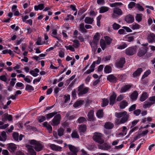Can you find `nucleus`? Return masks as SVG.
Segmentation results:
<instances>
[{"mask_svg": "<svg viewBox=\"0 0 155 155\" xmlns=\"http://www.w3.org/2000/svg\"><path fill=\"white\" fill-rule=\"evenodd\" d=\"M115 115L117 118L116 119L115 121V124L117 125L125 123L127 121L129 117V115L126 111L116 112Z\"/></svg>", "mask_w": 155, "mask_h": 155, "instance_id": "obj_1", "label": "nucleus"}, {"mask_svg": "<svg viewBox=\"0 0 155 155\" xmlns=\"http://www.w3.org/2000/svg\"><path fill=\"white\" fill-rule=\"evenodd\" d=\"M30 143L33 145L32 147H33L37 152L41 150L44 147V145L40 141L32 140L30 141Z\"/></svg>", "mask_w": 155, "mask_h": 155, "instance_id": "obj_2", "label": "nucleus"}, {"mask_svg": "<svg viewBox=\"0 0 155 155\" xmlns=\"http://www.w3.org/2000/svg\"><path fill=\"white\" fill-rule=\"evenodd\" d=\"M105 41L101 39L100 41V45L103 50H104L107 47V45H109L112 42V39L108 36L104 37Z\"/></svg>", "mask_w": 155, "mask_h": 155, "instance_id": "obj_3", "label": "nucleus"}, {"mask_svg": "<svg viewBox=\"0 0 155 155\" xmlns=\"http://www.w3.org/2000/svg\"><path fill=\"white\" fill-rule=\"evenodd\" d=\"M84 84H82L78 88V95L79 96H82L84 94H86L88 91L89 88L88 87H86L84 88Z\"/></svg>", "mask_w": 155, "mask_h": 155, "instance_id": "obj_4", "label": "nucleus"}, {"mask_svg": "<svg viewBox=\"0 0 155 155\" xmlns=\"http://www.w3.org/2000/svg\"><path fill=\"white\" fill-rule=\"evenodd\" d=\"M113 13L112 14V17L113 18H117L118 16L121 15L123 12L121 10L118 8H116L113 9Z\"/></svg>", "mask_w": 155, "mask_h": 155, "instance_id": "obj_5", "label": "nucleus"}, {"mask_svg": "<svg viewBox=\"0 0 155 155\" xmlns=\"http://www.w3.org/2000/svg\"><path fill=\"white\" fill-rule=\"evenodd\" d=\"M137 51L136 47H131L127 48L125 50V54L128 55H132L135 54Z\"/></svg>", "mask_w": 155, "mask_h": 155, "instance_id": "obj_6", "label": "nucleus"}, {"mask_svg": "<svg viewBox=\"0 0 155 155\" xmlns=\"http://www.w3.org/2000/svg\"><path fill=\"white\" fill-rule=\"evenodd\" d=\"M68 146L71 152L68 153V155H77V153L78 151V149L74 146L68 144Z\"/></svg>", "mask_w": 155, "mask_h": 155, "instance_id": "obj_7", "label": "nucleus"}, {"mask_svg": "<svg viewBox=\"0 0 155 155\" xmlns=\"http://www.w3.org/2000/svg\"><path fill=\"white\" fill-rule=\"evenodd\" d=\"M61 119L60 114H58L56 115L52 120L51 125L53 126L58 125L60 124Z\"/></svg>", "mask_w": 155, "mask_h": 155, "instance_id": "obj_8", "label": "nucleus"}, {"mask_svg": "<svg viewBox=\"0 0 155 155\" xmlns=\"http://www.w3.org/2000/svg\"><path fill=\"white\" fill-rule=\"evenodd\" d=\"M102 136L101 134H95L93 137V139L97 142L101 144L104 142V140L102 139Z\"/></svg>", "mask_w": 155, "mask_h": 155, "instance_id": "obj_9", "label": "nucleus"}, {"mask_svg": "<svg viewBox=\"0 0 155 155\" xmlns=\"http://www.w3.org/2000/svg\"><path fill=\"white\" fill-rule=\"evenodd\" d=\"M125 63V58L124 57L121 58L119 60L117 61L115 63V65L118 68H122Z\"/></svg>", "mask_w": 155, "mask_h": 155, "instance_id": "obj_10", "label": "nucleus"}, {"mask_svg": "<svg viewBox=\"0 0 155 155\" xmlns=\"http://www.w3.org/2000/svg\"><path fill=\"white\" fill-rule=\"evenodd\" d=\"M147 39L149 43H155V34L151 32L148 34L147 35Z\"/></svg>", "mask_w": 155, "mask_h": 155, "instance_id": "obj_11", "label": "nucleus"}, {"mask_svg": "<svg viewBox=\"0 0 155 155\" xmlns=\"http://www.w3.org/2000/svg\"><path fill=\"white\" fill-rule=\"evenodd\" d=\"M12 136L14 140L16 141H18V140L20 141L21 140L23 137H24V135L22 134H20L19 137V134L17 132H14L13 133Z\"/></svg>", "mask_w": 155, "mask_h": 155, "instance_id": "obj_12", "label": "nucleus"}, {"mask_svg": "<svg viewBox=\"0 0 155 155\" xmlns=\"http://www.w3.org/2000/svg\"><path fill=\"white\" fill-rule=\"evenodd\" d=\"M147 48H143L140 49L137 54L138 56L140 57L142 56L147 53Z\"/></svg>", "mask_w": 155, "mask_h": 155, "instance_id": "obj_13", "label": "nucleus"}, {"mask_svg": "<svg viewBox=\"0 0 155 155\" xmlns=\"http://www.w3.org/2000/svg\"><path fill=\"white\" fill-rule=\"evenodd\" d=\"M125 20L128 23H131L134 21V18L132 15H128L125 17Z\"/></svg>", "mask_w": 155, "mask_h": 155, "instance_id": "obj_14", "label": "nucleus"}, {"mask_svg": "<svg viewBox=\"0 0 155 155\" xmlns=\"http://www.w3.org/2000/svg\"><path fill=\"white\" fill-rule=\"evenodd\" d=\"M98 147L99 149L104 150H108L110 148V146L106 143L98 145Z\"/></svg>", "mask_w": 155, "mask_h": 155, "instance_id": "obj_15", "label": "nucleus"}, {"mask_svg": "<svg viewBox=\"0 0 155 155\" xmlns=\"http://www.w3.org/2000/svg\"><path fill=\"white\" fill-rule=\"evenodd\" d=\"M7 120L11 121L12 120V116L11 115H8L7 113L4 114L3 116L2 120L3 121L5 122Z\"/></svg>", "mask_w": 155, "mask_h": 155, "instance_id": "obj_16", "label": "nucleus"}, {"mask_svg": "<svg viewBox=\"0 0 155 155\" xmlns=\"http://www.w3.org/2000/svg\"><path fill=\"white\" fill-rule=\"evenodd\" d=\"M26 147L28 149V151L29 153V155H36V153L31 146L29 145H27Z\"/></svg>", "mask_w": 155, "mask_h": 155, "instance_id": "obj_17", "label": "nucleus"}, {"mask_svg": "<svg viewBox=\"0 0 155 155\" xmlns=\"http://www.w3.org/2000/svg\"><path fill=\"white\" fill-rule=\"evenodd\" d=\"M87 116L89 120L93 121L94 120V111L93 110H91L88 112Z\"/></svg>", "mask_w": 155, "mask_h": 155, "instance_id": "obj_18", "label": "nucleus"}, {"mask_svg": "<svg viewBox=\"0 0 155 155\" xmlns=\"http://www.w3.org/2000/svg\"><path fill=\"white\" fill-rule=\"evenodd\" d=\"M117 95L116 94L113 93V94L110 97V104L113 106L114 104Z\"/></svg>", "mask_w": 155, "mask_h": 155, "instance_id": "obj_19", "label": "nucleus"}, {"mask_svg": "<svg viewBox=\"0 0 155 155\" xmlns=\"http://www.w3.org/2000/svg\"><path fill=\"white\" fill-rule=\"evenodd\" d=\"M107 80L111 82H116L117 81V78L113 74H110L108 76Z\"/></svg>", "mask_w": 155, "mask_h": 155, "instance_id": "obj_20", "label": "nucleus"}, {"mask_svg": "<svg viewBox=\"0 0 155 155\" xmlns=\"http://www.w3.org/2000/svg\"><path fill=\"white\" fill-rule=\"evenodd\" d=\"M50 147L54 150L59 151L61 150L62 147H61L56 145L54 144H51Z\"/></svg>", "mask_w": 155, "mask_h": 155, "instance_id": "obj_21", "label": "nucleus"}, {"mask_svg": "<svg viewBox=\"0 0 155 155\" xmlns=\"http://www.w3.org/2000/svg\"><path fill=\"white\" fill-rule=\"evenodd\" d=\"M128 103L126 100L122 101L120 103V109H123L127 106Z\"/></svg>", "mask_w": 155, "mask_h": 155, "instance_id": "obj_22", "label": "nucleus"}, {"mask_svg": "<svg viewBox=\"0 0 155 155\" xmlns=\"http://www.w3.org/2000/svg\"><path fill=\"white\" fill-rule=\"evenodd\" d=\"M143 71L142 68H139L135 71L133 74L134 77H136L139 76L140 74Z\"/></svg>", "mask_w": 155, "mask_h": 155, "instance_id": "obj_23", "label": "nucleus"}, {"mask_svg": "<svg viewBox=\"0 0 155 155\" xmlns=\"http://www.w3.org/2000/svg\"><path fill=\"white\" fill-rule=\"evenodd\" d=\"M131 87V86L129 84L125 85L122 87L120 89V93H124L129 89Z\"/></svg>", "mask_w": 155, "mask_h": 155, "instance_id": "obj_24", "label": "nucleus"}, {"mask_svg": "<svg viewBox=\"0 0 155 155\" xmlns=\"http://www.w3.org/2000/svg\"><path fill=\"white\" fill-rule=\"evenodd\" d=\"M98 42L96 41H93L92 42H90V44L92 48V50H93L94 51H95L97 48V45Z\"/></svg>", "mask_w": 155, "mask_h": 155, "instance_id": "obj_25", "label": "nucleus"}, {"mask_svg": "<svg viewBox=\"0 0 155 155\" xmlns=\"http://www.w3.org/2000/svg\"><path fill=\"white\" fill-rule=\"evenodd\" d=\"M43 126L46 127L48 130L49 133H51L52 131V128L51 126L47 122H45L43 124Z\"/></svg>", "mask_w": 155, "mask_h": 155, "instance_id": "obj_26", "label": "nucleus"}, {"mask_svg": "<svg viewBox=\"0 0 155 155\" xmlns=\"http://www.w3.org/2000/svg\"><path fill=\"white\" fill-rule=\"evenodd\" d=\"M17 147L16 145L13 143H10L8 146V149L11 152H13L16 150Z\"/></svg>", "mask_w": 155, "mask_h": 155, "instance_id": "obj_27", "label": "nucleus"}, {"mask_svg": "<svg viewBox=\"0 0 155 155\" xmlns=\"http://www.w3.org/2000/svg\"><path fill=\"white\" fill-rule=\"evenodd\" d=\"M7 138V136L6 132L3 131L2 132L1 135H0V140L1 141H5Z\"/></svg>", "mask_w": 155, "mask_h": 155, "instance_id": "obj_28", "label": "nucleus"}, {"mask_svg": "<svg viewBox=\"0 0 155 155\" xmlns=\"http://www.w3.org/2000/svg\"><path fill=\"white\" fill-rule=\"evenodd\" d=\"M79 130L80 133H84L86 131L87 127L85 124H82L79 127Z\"/></svg>", "mask_w": 155, "mask_h": 155, "instance_id": "obj_29", "label": "nucleus"}, {"mask_svg": "<svg viewBox=\"0 0 155 155\" xmlns=\"http://www.w3.org/2000/svg\"><path fill=\"white\" fill-rule=\"evenodd\" d=\"M138 94L137 92L134 91L130 95V97L132 100H135L137 99Z\"/></svg>", "mask_w": 155, "mask_h": 155, "instance_id": "obj_30", "label": "nucleus"}, {"mask_svg": "<svg viewBox=\"0 0 155 155\" xmlns=\"http://www.w3.org/2000/svg\"><path fill=\"white\" fill-rule=\"evenodd\" d=\"M25 90L29 92H31V91L34 90L33 87L28 84H26L25 88Z\"/></svg>", "mask_w": 155, "mask_h": 155, "instance_id": "obj_31", "label": "nucleus"}, {"mask_svg": "<svg viewBox=\"0 0 155 155\" xmlns=\"http://www.w3.org/2000/svg\"><path fill=\"white\" fill-rule=\"evenodd\" d=\"M93 21V18L89 17H86L84 19V22L86 24H92Z\"/></svg>", "mask_w": 155, "mask_h": 155, "instance_id": "obj_32", "label": "nucleus"}, {"mask_svg": "<svg viewBox=\"0 0 155 155\" xmlns=\"http://www.w3.org/2000/svg\"><path fill=\"white\" fill-rule=\"evenodd\" d=\"M44 8V5L43 4H41L38 5H35L34 6V9L35 11H38V10H42Z\"/></svg>", "mask_w": 155, "mask_h": 155, "instance_id": "obj_33", "label": "nucleus"}, {"mask_svg": "<svg viewBox=\"0 0 155 155\" xmlns=\"http://www.w3.org/2000/svg\"><path fill=\"white\" fill-rule=\"evenodd\" d=\"M109 8L106 6H102L100 8L99 12L100 13H103L105 12L108 11Z\"/></svg>", "mask_w": 155, "mask_h": 155, "instance_id": "obj_34", "label": "nucleus"}, {"mask_svg": "<svg viewBox=\"0 0 155 155\" xmlns=\"http://www.w3.org/2000/svg\"><path fill=\"white\" fill-rule=\"evenodd\" d=\"M113 124L110 122H107L104 125V127L107 129H112L114 127Z\"/></svg>", "mask_w": 155, "mask_h": 155, "instance_id": "obj_35", "label": "nucleus"}, {"mask_svg": "<svg viewBox=\"0 0 155 155\" xmlns=\"http://www.w3.org/2000/svg\"><path fill=\"white\" fill-rule=\"evenodd\" d=\"M79 30L82 33H86L87 32V30L84 27V24L83 23L80 25Z\"/></svg>", "mask_w": 155, "mask_h": 155, "instance_id": "obj_36", "label": "nucleus"}, {"mask_svg": "<svg viewBox=\"0 0 155 155\" xmlns=\"http://www.w3.org/2000/svg\"><path fill=\"white\" fill-rule=\"evenodd\" d=\"M104 71L106 73H110L112 71L111 67L109 65H106L104 68Z\"/></svg>", "mask_w": 155, "mask_h": 155, "instance_id": "obj_37", "label": "nucleus"}, {"mask_svg": "<svg viewBox=\"0 0 155 155\" xmlns=\"http://www.w3.org/2000/svg\"><path fill=\"white\" fill-rule=\"evenodd\" d=\"M71 136L73 138H78L79 137L78 132L76 130L73 131L71 134Z\"/></svg>", "mask_w": 155, "mask_h": 155, "instance_id": "obj_38", "label": "nucleus"}, {"mask_svg": "<svg viewBox=\"0 0 155 155\" xmlns=\"http://www.w3.org/2000/svg\"><path fill=\"white\" fill-rule=\"evenodd\" d=\"M83 102L84 101L82 100L77 101L74 103L73 106L75 108L78 107L82 105Z\"/></svg>", "mask_w": 155, "mask_h": 155, "instance_id": "obj_39", "label": "nucleus"}, {"mask_svg": "<svg viewBox=\"0 0 155 155\" xmlns=\"http://www.w3.org/2000/svg\"><path fill=\"white\" fill-rule=\"evenodd\" d=\"M127 45L124 42H123L120 45H118L117 48L119 49H122L127 47Z\"/></svg>", "mask_w": 155, "mask_h": 155, "instance_id": "obj_40", "label": "nucleus"}, {"mask_svg": "<svg viewBox=\"0 0 155 155\" xmlns=\"http://www.w3.org/2000/svg\"><path fill=\"white\" fill-rule=\"evenodd\" d=\"M57 112L55 111L54 112L49 113L45 115L47 119H50L53 117L56 114Z\"/></svg>", "mask_w": 155, "mask_h": 155, "instance_id": "obj_41", "label": "nucleus"}, {"mask_svg": "<svg viewBox=\"0 0 155 155\" xmlns=\"http://www.w3.org/2000/svg\"><path fill=\"white\" fill-rule=\"evenodd\" d=\"M102 106L105 107L107 106L109 103V101L107 99L104 98L102 99Z\"/></svg>", "mask_w": 155, "mask_h": 155, "instance_id": "obj_42", "label": "nucleus"}, {"mask_svg": "<svg viewBox=\"0 0 155 155\" xmlns=\"http://www.w3.org/2000/svg\"><path fill=\"white\" fill-rule=\"evenodd\" d=\"M147 94L146 93H143L142 94L140 98V100L141 101H143L147 98Z\"/></svg>", "mask_w": 155, "mask_h": 155, "instance_id": "obj_43", "label": "nucleus"}, {"mask_svg": "<svg viewBox=\"0 0 155 155\" xmlns=\"http://www.w3.org/2000/svg\"><path fill=\"white\" fill-rule=\"evenodd\" d=\"M98 118H101L103 116V112L102 110H98L96 114Z\"/></svg>", "mask_w": 155, "mask_h": 155, "instance_id": "obj_44", "label": "nucleus"}, {"mask_svg": "<svg viewBox=\"0 0 155 155\" xmlns=\"http://www.w3.org/2000/svg\"><path fill=\"white\" fill-rule=\"evenodd\" d=\"M64 129L61 128L59 129L57 131L58 135L60 137L62 136L64 134Z\"/></svg>", "mask_w": 155, "mask_h": 155, "instance_id": "obj_45", "label": "nucleus"}, {"mask_svg": "<svg viewBox=\"0 0 155 155\" xmlns=\"http://www.w3.org/2000/svg\"><path fill=\"white\" fill-rule=\"evenodd\" d=\"M142 14H137L135 17L136 20L139 22L141 21L142 19Z\"/></svg>", "mask_w": 155, "mask_h": 155, "instance_id": "obj_46", "label": "nucleus"}, {"mask_svg": "<svg viewBox=\"0 0 155 155\" xmlns=\"http://www.w3.org/2000/svg\"><path fill=\"white\" fill-rule=\"evenodd\" d=\"M100 34L98 33H97L94 36L93 38V41H96L97 42H98V41L99 39Z\"/></svg>", "mask_w": 155, "mask_h": 155, "instance_id": "obj_47", "label": "nucleus"}, {"mask_svg": "<svg viewBox=\"0 0 155 155\" xmlns=\"http://www.w3.org/2000/svg\"><path fill=\"white\" fill-rule=\"evenodd\" d=\"M86 121L85 118L83 117H80L78 120L77 121L80 124L81 123H83Z\"/></svg>", "mask_w": 155, "mask_h": 155, "instance_id": "obj_48", "label": "nucleus"}, {"mask_svg": "<svg viewBox=\"0 0 155 155\" xmlns=\"http://www.w3.org/2000/svg\"><path fill=\"white\" fill-rule=\"evenodd\" d=\"M65 47L66 48L67 50H70L71 51H74L75 49L71 45H69V46H65Z\"/></svg>", "mask_w": 155, "mask_h": 155, "instance_id": "obj_49", "label": "nucleus"}, {"mask_svg": "<svg viewBox=\"0 0 155 155\" xmlns=\"http://www.w3.org/2000/svg\"><path fill=\"white\" fill-rule=\"evenodd\" d=\"M73 42H74L75 44L73 45V46L75 48H78L80 45V44L79 43V41L77 40H74L73 41Z\"/></svg>", "mask_w": 155, "mask_h": 155, "instance_id": "obj_50", "label": "nucleus"}, {"mask_svg": "<svg viewBox=\"0 0 155 155\" xmlns=\"http://www.w3.org/2000/svg\"><path fill=\"white\" fill-rule=\"evenodd\" d=\"M151 102H146V103L144 105L143 107L144 108H149L151 107V106L153 105Z\"/></svg>", "mask_w": 155, "mask_h": 155, "instance_id": "obj_51", "label": "nucleus"}, {"mask_svg": "<svg viewBox=\"0 0 155 155\" xmlns=\"http://www.w3.org/2000/svg\"><path fill=\"white\" fill-rule=\"evenodd\" d=\"M120 27V26L118 24L114 23L112 25L113 28L114 30H117L119 29Z\"/></svg>", "mask_w": 155, "mask_h": 155, "instance_id": "obj_52", "label": "nucleus"}, {"mask_svg": "<svg viewBox=\"0 0 155 155\" xmlns=\"http://www.w3.org/2000/svg\"><path fill=\"white\" fill-rule=\"evenodd\" d=\"M52 33L51 35L54 37L55 38H56L58 40H59V39L58 38L56 37L57 34V31L56 29H54L52 30Z\"/></svg>", "mask_w": 155, "mask_h": 155, "instance_id": "obj_53", "label": "nucleus"}, {"mask_svg": "<svg viewBox=\"0 0 155 155\" xmlns=\"http://www.w3.org/2000/svg\"><path fill=\"white\" fill-rule=\"evenodd\" d=\"M151 73L150 71V70H148L145 72L144 74L142 76V79H143L145 78V77H147L149 74H150Z\"/></svg>", "mask_w": 155, "mask_h": 155, "instance_id": "obj_54", "label": "nucleus"}, {"mask_svg": "<svg viewBox=\"0 0 155 155\" xmlns=\"http://www.w3.org/2000/svg\"><path fill=\"white\" fill-rule=\"evenodd\" d=\"M136 104H134L131 105L129 108L128 110L129 112L134 111L136 107Z\"/></svg>", "mask_w": 155, "mask_h": 155, "instance_id": "obj_55", "label": "nucleus"}, {"mask_svg": "<svg viewBox=\"0 0 155 155\" xmlns=\"http://www.w3.org/2000/svg\"><path fill=\"white\" fill-rule=\"evenodd\" d=\"M27 30L28 31L27 33L28 34H30L32 32L35 31H36L35 29L33 28H30V27L28 28Z\"/></svg>", "mask_w": 155, "mask_h": 155, "instance_id": "obj_56", "label": "nucleus"}, {"mask_svg": "<svg viewBox=\"0 0 155 155\" xmlns=\"http://www.w3.org/2000/svg\"><path fill=\"white\" fill-rule=\"evenodd\" d=\"M16 80V79L15 78H12L11 79V81L10 83V85L11 86L13 87L14 86L15 82Z\"/></svg>", "mask_w": 155, "mask_h": 155, "instance_id": "obj_57", "label": "nucleus"}, {"mask_svg": "<svg viewBox=\"0 0 155 155\" xmlns=\"http://www.w3.org/2000/svg\"><path fill=\"white\" fill-rule=\"evenodd\" d=\"M141 110L140 109H138L136 110H135L134 112V114L136 116H138L141 113Z\"/></svg>", "mask_w": 155, "mask_h": 155, "instance_id": "obj_58", "label": "nucleus"}, {"mask_svg": "<svg viewBox=\"0 0 155 155\" xmlns=\"http://www.w3.org/2000/svg\"><path fill=\"white\" fill-rule=\"evenodd\" d=\"M26 128L27 130H31L34 131L35 130H36V128L35 127H32L29 125H26Z\"/></svg>", "mask_w": 155, "mask_h": 155, "instance_id": "obj_59", "label": "nucleus"}, {"mask_svg": "<svg viewBox=\"0 0 155 155\" xmlns=\"http://www.w3.org/2000/svg\"><path fill=\"white\" fill-rule=\"evenodd\" d=\"M140 26L139 25L136 24L133 25L132 28L133 30L138 29L140 28Z\"/></svg>", "mask_w": 155, "mask_h": 155, "instance_id": "obj_60", "label": "nucleus"}, {"mask_svg": "<svg viewBox=\"0 0 155 155\" xmlns=\"http://www.w3.org/2000/svg\"><path fill=\"white\" fill-rule=\"evenodd\" d=\"M0 79L1 81L5 82H6L7 80V78L5 75L0 76Z\"/></svg>", "mask_w": 155, "mask_h": 155, "instance_id": "obj_61", "label": "nucleus"}, {"mask_svg": "<svg viewBox=\"0 0 155 155\" xmlns=\"http://www.w3.org/2000/svg\"><path fill=\"white\" fill-rule=\"evenodd\" d=\"M136 7L139 10L143 11L144 10L143 8L139 4H137L136 5Z\"/></svg>", "mask_w": 155, "mask_h": 155, "instance_id": "obj_62", "label": "nucleus"}, {"mask_svg": "<svg viewBox=\"0 0 155 155\" xmlns=\"http://www.w3.org/2000/svg\"><path fill=\"white\" fill-rule=\"evenodd\" d=\"M126 40L127 41L131 42L133 41L134 40V38L133 36H129L127 38Z\"/></svg>", "mask_w": 155, "mask_h": 155, "instance_id": "obj_63", "label": "nucleus"}, {"mask_svg": "<svg viewBox=\"0 0 155 155\" xmlns=\"http://www.w3.org/2000/svg\"><path fill=\"white\" fill-rule=\"evenodd\" d=\"M149 100L153 104H155V96L150 97Z\"/></svg>", "mask_w": 155, "mask_h": 155, "instance_id": "obj_64", "label": "nucleus"}]
</instances>
